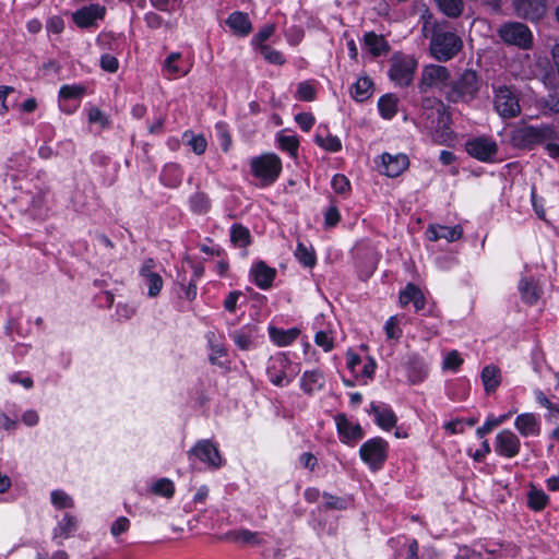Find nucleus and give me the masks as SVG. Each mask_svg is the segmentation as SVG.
Wrapping results in <instances>:
<instances>
[{"label":"nucleus","mask_w":559,"mask_h":559,"mask_svg":"<svg viewBox=\"0 0 559 559\" xmlns=\"http://www.w3.org/2000/svg\"><path fill=\"white\" fill-rule=\"evenodd\" d=\"M385 334L390 340H399L402 335V330L399 326L396 317H391L384 325Z\"/></svg>","instance_id":"obj_57"},{"label":"nucleus","mask_w":559,"mask_h":559,"mask_svg":"<svg viewBox=\"0 0 559 559\" xmlns=\"http://www.w3.org/2000/svg\"><path fill=\"white\" fill-rule=\"evenodd\" d=\"M230 240L235 246L245 248L250 243L249 229L240 224H235L230 229Z\"/></svg>","instance_id":"obj_41"},{"label":"nucleus","mask_w":559,"mask_h":559,"mask_svg":"<svg viewBox=\"0 0 559 559\" xmlns=\"http://www.w3.org/2000/svg\"><path fill=\"white\" fill-rule=\"evenodd\" d=\"M323 385V374L319 370L304 372L300 379V388L307 394H312Z\"/></svg>","instance_id":"obj_30"},{"label":"nucleus","mask_w":559,"mask_h":559,"mask_svg":"<svg viewBox=\"0 0 559 559\" xmlns=\"http://www.w3.org/2000/svg\"><path fill=\"white\" fill-rule=\"evenodd\" d=\"M479 90L478 76L473 70H465L444 92L451 103L469 102Z\"/></svg>","instance_id":"obj_3"},{"label":"nucleus","mask_w":559,"mask_h":559,"mask_svg":"<svg viewBox=\"0 0 559 559\" xmlns=\"http://www.w3.org/2000/svg\"><path fill=\"white\" fill-rule=\"evenodd\" d=\"M145 284L148 287V297H156L163 288V278L158 273L148 274V277L144 278Z\"/></svg>","instance_id":"obj_48"},{"label":"nucleus","mask_w":559,"mask_h":559,"mask_svg":"<svg viewBox=\"0 0 559 559\" xmlns=\"http://www.w3.org/2000/svg\"><path fill=\"white\" fill-rule=\"evenodd\" d=\"M188 144L191 146L192 151L197 155L203 154L207 147L206 139L201 134L191 135V139L188 141Z\"/></svg>","instance_id":"obj_59"},{"label":"nucleus","mask_w":559,"mask_h":559,"mask_svg":"<svg viewBox=\"0 0 559 559\" xmlns=\"http://www.w3.org/2000/svg\"><path fill=\"white\" fill-rule=\"evenodd\" d=\"M397 98L391 94L383 95L378 102L380 115L384 119H391L396 114Z\"/></svg>","instance_id":"obj_40"},{"label":"nucleus","mask_w":559,"mask_h":559,"mask_svg":"<svg viewBox=\"0 0 559 559\" xmlns=\"http://www.w3.org/2000/svg\"><path fill=\"white\" fill-rule=\"evenodd\" d=\"M85 86L83 85H62L59 90V98L67 99H81L85 94Z\"/></svg>","instance_id":"obj_44"},{"label":"nucleus","mask_w":559,"mask_h":559,"mask_svg":"<svg viewBox=\"0 0 559 559\" xmlns=\"http://www.w3.org/2000/svg\"><path fill=\"white\" fill-rule=\"evenodd\" d=\"M480 379L484 390L487 394H492L501 384L502 374L499 367L495 365L485 366L480 372Z\"/></svg>","instance_id":"obj_23"},{"label":"nucleus","mask_w":559,"mask_h":559,"mask_svg":"<svg viewBox=\"0 0 559 559\" xmlns=\"http://www.w3.org/2000/svg\"><path fill=\"white\" fill-rule=\"evenodd\" d=\"M364 41L373 57H379L383 53H386L390 49V46L384 37L377 35L373 32L366 33L364 36Z\"/></svg>","instance_id":"obj_27"},{"label":"nucleus","mask_w":559,"mask_h":559,"mask_svg":"<svg viewBox=\"0 0 559 559\" xmlns=\"http://www.w3.org/2000/svg\"><path fill=\"white\" fill-rule=\"evenodd\" d=\"M314 343L322 347L324 352H330L334 347L332 336L325 331H319L316 333Z\"/></svg>","instance_id":"obj_55"},{"label":"nucleus","mask_w":559,"mask_h":559,"mask_svg":"<svg viewBox=\"0 0 559 559\" xmlns=\"http://www.w3.org/2000/svg\"><path fill=\"white\" fill-rule=\"evenodd\" d=\"M372 82L369 78H359L353 84L350 94L357 102H364L372 95Z\"/></svg>","instance_id":"obj_32"},{"label":"nucleus","mask_w":559,"mask_h":559,"mask_svg":"<svg viewBox=\"0 0 559 559\" xmlns=\"http://www.w3.org/2000/svg\"><path fill=\"white\" fill-rule=\"evenodd\" d=\"M335 424L337 432L342 442H349L360 440L364 437V431L358 424H352L345 414H337L335 416Z\"/></svg>","instance_id":"obj_17"},{"label":"nucleus","mask_w":559,"mask_h":559,"mask_svg":"<svg viewBox=\"0 0 559 559\" xmlns=\"http://www.w3.org/2000/svg\"><path fill=\"white\" fill-rule=\"evenodd\" d=\"M181 59V53L171 52L164 61V71L167 73L168 78L175 76H183L187 75L190 71L189 68H183L179 61Z\"/></svg>","instance_id":"obj_31"},{"label":"nucleus","mask_w":559,"mask_h":559,"mask_svg":"<svg viewBox=\"0 0 559 559\" xmlns=\"http://www.w3.org/2000/svg\"><path fill=\"white\" fill-rule=\"evenodd\" d=\"M501 41L508 46H514L521 50H530L534 46V36L530 27L516 21L502 23L497 29Z\"/></svg>","instance_id":"obj_1"},{"label":"nucleus","mask_w":559,"mask_h":559,"mask_svg":"<svg viewBox=\"0 0 559 559\" xmlns=\"http://www.w3.org/2000/svg\"><path fill=\"white\" fill-rule=\"evenodd\" d=\"M106 14V8L98 3L83 7L72 14V20L76 26L87 28L94 26L98 20H103Z\"/></svg>","instance_id":"obj_15"},{"label":"nucleus","mask_w":559,"mask_h":559,"mask_svg":"<svg viewBox=\"0 0 559 559\" xmlns=\"http://www.w3.org/2000/svg\"><path fill=\"white\" fill-rule=\"evenodd\" d=\"M463 235V228L461 225L452 227L441 225H429L427 229V237L430 241H437L439 239H447L450 242L459 240Z\"/></svg>","instance_id":"obj_21"},{"label":"nucleus","mask_w":559,"mask_h":559,"mask_svg":"<svg viewBox=\"0 0 559 559\" xmlns=\"http://www.w3.org/2000/svg\"><path fill=\"white\" fill-rule=\"evenodd\" d=\"M512 7L519 17L537 22L547 12V0H512Z\"/></svg>","instance_id":"obj_12"},{"label":"nucleus","mask_w":559,"mask_h":559,"mask_svg":"<svg viewBox=\"0 0 559 559\" xmlns=\"http://www.w3.org/2000/svg\"><path fill=\"white\" fill-rule=\"evenodd\" d=\"M370 413L374 415L377 425L384 430H390L396 425V415L384 404L378 405L376 403H371Z\"/></svg>","instance_id":"obj_22"},{"label":"nucleus","mask_w":559,"mask_h":559,"mask_svg":"<svg viewBox=\"0 0 559 559\" xmlns=\"http://www.w3.org/2000/svg\"><path fill=\"white\" fill-rule=\"evenodd\" d=\"M381 159L384 168L383 174L391 178L400 176L409 166L408 156L403 153L395 155L383 153Z\"/></svg>","instance_id":"obj_16"},{"label":"nucleus","mask_w":559,"mask_h":559,"mask_svg":"<svg viewBox=\"0 0 559 559\" xmlns=\"http://www.w3.org/2000/svg\"><path fill=\"white\" fill-rule=\"evenodd\" d=\"M331 185L336 193H345L350 187L349 180L341 174L334 175Z\"/></svg>","instance_id":"obj_61"},{"label":"nucleus","mask_w":559,"mask_h":559,"mask_svg":"<svg viewBox=\"0 0 559 559\" xmlns=\"http://www.w3.org/2000/svg\"><path fill=\"white\" fill-rule=\"evenodd\" d=\"M271 340L278 346H287L292 344L299 335L300 331L296 328L282 330L275 326L269 328Z\"/></svg>","instance_id":"obj_29"},{"label":"nucleus","mask_w":559,"mask_h":559,"mask_svg":"<svg viewBox=\"0 0 559 559\" xmlns=\"http://www.w3.org/2000/svg\"><path fill=\"white\" fill-rule=\"evenodd\" d=\"M295 120L301 130L308 132L314 124V117L309 112L296 115Z\"/></svg>","instance_id":"obj_63"},{"label":"nucleus","mask_w":559,"mask_h":559,"mask_svg":"<svg viewBox=\"0 0 559 559\" xmlns=\"http://www.w3.org/2000/svg\"><path fill=\"white\" fill-rule=\"evenodd\" d=\"M540 106L545 110L559 115V94L549 93L548 95L544 96L540 99Z\"/></svg>","instance_id":"obj_51"},{"label":"nucleus","mask_w":559,"mask_h":559,"mask_svg":"<svg viewBox=\"0 0 559 559\" xmlns=\"http://www.w3.org/2000/svg\"><path fill=\"white\" fill-rule=\"evenodd\" d=\"M324 507L331 510H343L346 508V502L343 498L330 495L328 492L323 493Z\"/></svg>","instance_id":"obj_56"},{"label":"nucleus","mask_w":559,"mask_h":559,"mask_svg":"<svg viewBox=\"0 0 559 559\" xmlns=\"http://www.w3.org/2000/svg\"><path fill=\"white\" fill-rule=\"evenodd\" d=\"M100 68L109 73H115L119 68L118 59L112 55L105 53L100 58Z\"/></svg>","instance_id":"obj_60"},{"label":"nucleus","mask_w":559,"mask_h":559,"mask_svg":"<svg viewBox=\"0 0 559 559\" xmlns=\"http://www.w3.org/2000/svg\"><path fill=\"white\" fill-rule=\"evenodd\" d=\"M260 53L263 56L265 60L273 64H283L285 62V58L283 53L269 45H261Z\"/></svg>","instance_id":"obj_46"},{"label":"nucleus","mask_w":559,"mask_h":559,"mask_svg":"<svg viewBox=\"0 0 559 559\" xmlns=\"http://www.w3.org/2000/svg\"><path fill=\"white\" fill-rule=\"evenodd\" d=\"M130 527V521L126 516L118 518L111 525L110 532L117 537L120 534L127 532Z\"/></svg>","instance_id":"obj_64"},{"label":"nucleus","mask_w":559,"mask_h":559,"mask_svg":"<svg viewBox=\"0 0 559 559\" xmlns=\"http://www.w3.org/2000/svg\"><path fill=\"white\" fill-rule=\"evenodd\" d=\"M296 97L300 100L311 102L316 98V90L308 82H301L298 84Z\"/></svg>","instance_id":"obj_53"},{"label":"nucleus","mask_w":559,"mask_h":559,"mask_svg":"<svg viewBox=\"0 0 559 559\" xmlns=\"http://www.w3.org/2000/svg\"><path fill=\"white\" fill-rule=\"evenodd\" d=\"M250 169L251 174L260 180V185L267 187L277 180L282 171V160L274 153L262 154L250 160Z\"/></svg>","instance_id":"obj_2"},{"label":"nucleus","mask_w":559,"mask_h":559,"mask_svg":"<svg viewBox=\"0 0 559 559\" xmlns=\"http://www.w3.org/2000/svg\"><path fill=\"white\" fill-rule=\"evenodd\" d=\"M183 177V171L178 164L170 163L165 165L160 174V181L164 186L169 188H177Z\"/></svg>","instance_id":"obj_26"},{"label":"nucleus","mask_w":559,"mask_h":559,"mask_svg":"<svg viewBox=\"0 0 559 559\" xmlns=\"http://www.w3.org/2000/svg\"><path fill=\"white\" fill-rule=\"evenodd\" d=\"M51 503L58 509H70L74 504L72 498L62 490L51 492Z\"/></svg>","instance_id":"obj_47"},{"label":"nucleus","mask_w":559,"mask_h":559,"mask_svg":"<svg viewBox=\"0 0 559 559\" xmlns=\"http://www.w3.org/2000/svg\"><path fill=\"white\" fill-rule=\"evenodd\" d=\"M451 122V114L445 108L423 122V126L431 133L432 140L436 143L445 144L453 139Z\"/></svg>","instance_id":"obj_8"},{"label":"nucleus","mask_w":559,"mask_h":559,"mask_svg":"<svg viewBox=\"0 0 559 559\" xmlns=\"http://www.w3.org/2000/svg\"><path fill=\"white\" fill-rule=\"evenodd\" d=\"M212 337H214L213 333L209 335V344L212 352L209 359L212 365L221 366L222 364L218 361V358L226 356V349L222 344L213 343Z\"/></svg>","instance_id":"obj_52"},{"label":"nucleus","mask_w":559,"mask_h":559,"mask_svg":"<svg viewBox=\"0 0 559 559\" xmlns=\"http://www.w3.org/2000/svg\"><path fill=\"white\" fill-rule=\"evenodd\" d=\"M465 150L480 162H492L498 153V145L490 136H477L465 143Z\"/></svg>","instance_id":"obj_10"},{"label":"nucleus","mask_w":559,"mask_h":559,"mask_svg":"<svg viewBox=\"0 0 559 559\" xmlns=\"http://www.w3.org/2000/svg\"><path fill=\"white\" fill-rule=\"evenodd\" d=\"M280 147L284 151L295 154L298 148V140L294 135L280 134L278 138Z\"/></svg>","instance_id":"obj_54"},{"label":"nucleus","mask_w":559,"mask_h":559,"mask_svg":"<svg viewBox=\"0 0 559 559\" xmlns=\"http://www.w3.org/2000/svg\"><path fill=\"white\" fill-rule=\"evenodd\" d=\"M88 121L91 123H99L103 128L109 126L108 117L97 107L91 108L88 112Z\"/></svg>","instance_id":"obj_58"},{"label":"nucleus","mask_w":559,"mask_h":559,"mask_svg":"<svg viewBox=\"0 0 559 559\" xmlns=\"http://www.w3.org/2000/svg\"><path fill=\"white\" fill-rule=\"evenodd\" d=\"M519 292L522 300L527 305H534L539 298V294L533 280L522 278L519 283Z\"/></svg>","instance_id":"obj_34"},{"label":"nucleus","mask_w":559,"mask_h":559,"mask_svg":"<svg viewBox=\"0 0 559 559\" xmlns=\"http://www.w3.org/2000/svg\"><path fill=\"white\" fill-rule=\"evenodd\" d=\"M150 2L155 9L171 13L181 7L182 0H150Z\"/></svg>","instance_id":"obj_50"},{"label":"nucleus","mask_w":559,"mask_h":559,"mask_svg":"<svg viewBox=\"0 0 559 559\" xmlns=\"http://www.w3.org/2000/svg\"><path fill=\"white\" fill-rule=\"evenodd\" d=\"M417 60L407 55L395 53L391 58L389 75L400 86H408L413 82Z\"/></svg>","instance_id":"obj_6"},{"label":"nucleus","mask_w":559,"mask_h":559,"mask_svg":"<svg viewBox=\"0 0 559 559\" xmlns=\"http://www.w3.org/2000/svg\"><path fill=\"white\" fill-rule=\"evenodd\" d=\"M421 290L412 283H408L406 287L400 293V304L402 307L407 306L408 304L413 302L415 298L417 297V294H419Z\"/></svg>","instance_id":"obj_49"},{"label":"nucleus","mask_w":559,"mask_h":559,"mask_svg":"<svg viewBox=\"0 0 559 559\" xmlns=\"http://www.w3.org/2000/svg\"><path fill=\"white\" fill-rule=\"evenodd\" d=\"M255 336V325H245L231 334L233 341L241 350H248L251 347Z\"/></svg>","instance_id":"obj_28"},{"label":"nucleus","mask_w":559,"mask_h":559,"mask_svg":"<svg viewBox=\"0 0 559 559\" xmlns=\"http://www.w3.org/2000/svg\"><path fill=\"white\" fill-rule=\"evenodd\" d=\"M521 449L520 438L511 430L503 429L496 436L495 451L503 457H514Z\"/></svg>","instance_id":"obj_14"},{"label":"nucleus","mask_w":559,"mask_h":559,"mask_svg":"<svg viewBox=\"0 0 559 559\" xmlns=\"http://www.w3.org/2000/svg\"><path fill=\"white\" fill-rule=\"evenodd\" d=\"M296 259L306 267H313L317 262L316 253L312 247H307L304 242H298L295 250Z\"/></svg>","instance_id":"obj_39"},{"label":"nucleus","mask_w":559,"mask_h":559,"mask_svg":"<svg viewBox=\"0 0 559 559\" xmlns=\"http://www.w3.org/2000/svg\"><path fill=\"white\" fill-rule=\"evenodd\" d=\"M226 538L231 542L241 544L259 545L262 543V538L259 533L251 532L249 530H237L226 534Z\"/></svg>","instance_id":"obj_35"},{"label":"nucleus","mask_w":559,"mask_h":559,"mask_svg":"<svg viewBox=\"0 0 559 559\" xmlns=\"http://www.w3.org/2000/svg\"><path fill=\"white\" fill-rule=\"evenodd\" d=\"M462 364L463 359L460 357L459 353L456 350H452L445 356L443 360V368L456 370Z\"/></svg>","instance_id":"obj_62"},{"label":"nucleus","mask_w":559,"mask_h":559,"mask_svg":"<svg viewBox=\"0 0 559 559\" xmlns=\"http://www.w3.org/2000/svg\"><path fill=\"white\" fill-rule=\"evenodd\" d=\"M406 371L409 381L414 384L421 382L427 374L425 361L418 355H412L408 357Z\"/></svg>","instance_id":"obj_24"},{"label":"nucleus","mask_w":559,"mask_h":559,"mask_svg":"<svg viewBox=\"0 0 559 559\" xmlns=\"http://www.w3.org/2000/svg\"><path fill=\"white\" fill-rule=\"evenodd\" d=\"M450 79V72L447 67L438 64L426 66L421 73L418 84L420 92L425 93L431 87H440L445 85Z\"/></svg>","instance_id":"obj_13"},{"label":"nucleus","mask_w":559,"mask_h":559,"mask_svg":"<svg viewBox=\"0 0 559 559\" xmlns=\"http://www.w3.org/2000/svg\"><path fill=\"white\" fill-rule=\"evenodd\" d=\"M251 276L254 284L261 289H269L276 276V270L259 261L251 269Z\"/></svg>","instance_id":"obj_20"},{"label":"nucleus","mask_w":559,"mask_h":559,"mask_svg":"<svg viewBox=\"0 0 559 559\" xmlns=\"http://www.w3.org/2000/svg\"><path fill=\"white\" fill-rule=\"evenodd\" d=\"M389 443L376 437L364 442L359 449L360 459L372 469H380L388 459Z\"/></svg>","instance_id":"obj_7"},{"label":"nucleus","mask_w":559,"mask_h":559,"mask_svg":"<svg viewBox=\"0 0 559 559\" xmlns=\"http://www.w3.org/2000/svg\"><path fill=\"white\" fill-rule=\"evenodd\" d=\"M152 491L157 496L171 498L175 492L174 483L168 478H160L153 485Z\"/></svg>","instance_id":"obj_45"},{"label":"nucleus","mask_w":559,"mask_h":559,"mask_svg":"<svg viewBox=\"0 0 559 559\" xmlns=\"http://www.w3.org/2000/svg\"><path fill=\"white\" fill-rule=\"evenodd\" d=\"M287 364V360L284 358H277L272 361V364L267 367V376L269 380L277 386L286 385L290 382L287 378L284 368Z\"/></svg>","instance_id":"obj_25"},{"label":"nucleus","mask_w":559,"mask_h":559,"mask_svg":"<svg viewBox=\"0 0 559 559\" xmlns=\"http://www.w3.org/2000/svg\"><path fill=\"white\" fill-rule=\"evenodd\" d=\"M190 205L193 212L204 214L210 210L211 201L205 193L197 192L191 197Z\"/></svg>","instance_id":"obj_43"},{"label":"nucleus","mask_w":559,"mask_h":559,"mask_svg":"<svg viewBox=\"0 0 559 559\" xmlns=\"http://www.w3.org/2000/svg\"><path fill=\"white\" fill-rule=\"evenodd\" d=\"M558 133L550 126H521L513 134V140L519 146L532 147L533 145L545 143L546 141L556 140Z\"/></svg>","instance_id":"obj_5"},{"label":"nucleus","mask_w":559,"mask_h":559,"mask_svg":"<svg viewBox=\"0 0 559 559\" xmlns=\"http://www.w3.org/2000/svg\"><path fill=\"white\" fill-rule=\"evenodd\" d=\"M548 503V497L543 490L532 488L527 495V504L534 511H542Z\"/></svg>","instance_id":"obj_42"},{"label":"nucleus","mask_w":559,"mask_h":559,"mask_svg":"<svg viewBox=\"0 0 559 559\" xmlns=\"http://www.w3.org/2000/svg\"><path fill=\"white\" fill-rule=\"evenodd\" d=\"M462 48L461 38L452 32L435 31L430 40V52L439 61L452 59Z\"/></svg>","instance_id":"obj_4"},{"label":"nucleus","mask_w":559,"mask_h":559,"mask_svg":"<svg viewBox=\"0 0 559 559\" xmlns=\"http://www.w3.org/2000/svg\"><path fill=\"white\" fill-rule=\"evenodd\" d=\"M439 10L451 19L459 17L464 10L463 0H437Z\"/></svg>","instance_id":"obj_37"},{"label":"nucleus","mask_w":559,"mask_h":559,"mask_svg":"<svg viewBox=\"0 0 559 559\" xmlns=\"http://www.w3.org/2000/svg\"><path fill=\"white\" fill-rule=\"evenodd\" d=\"M189 459L195 456L201 462L207 464L209 467L217 469L223 465L217 447L210 440H200L188 452Z\"/></svg>","instance_id":"obj_11"},{"label":"nucleus","mask_w":559,"mask_h":559,"mask_svg":"<svg viewBox=\"0 0 559 559\" xmlns=\"http://www.w3.org/2000/svg\"><path fill=\"white\" fill-rule=\"evenodd\" d=\"M445 105L436 97H425L421 100V114H420V121L421 123L431 118L432 116L437 115V112H440L441 110L445 109Z\"/></svg>","instance_id":"obj_33"},{"label":"nucleus","mask_w":559,"mask_h":559,"mask_svg":"<svg viewBox=\"0 0 559 559\" xmlns=\"http://www.w3.org/2000/svg\"><path fill=\"white\" fill-rule=\"evenodd\" d=\"M314 141L319 146L329 152H338L342 148L341 140L337 136L330 134L326 130L322 132L319 129L314 136Z\"/></svg>","instance_id":"obj_36"},{"label":"nucleus","mask_w":559,"mask_h":559,"mask_svg":"<svg viewBox=\"0 0 559 559\" xmlns=\"http://www.w3.org/2000/svg\"><path fill=\"white\" fill-rule=\"evenodd\" d=\"M495 108L503 118H513L521 112L518 96L511 87L500 85L495 87Z\"/></svg>","instance_id":"obj_9"},{"label":"nucleus","mask_w":559,"mask_h":559,"mask_svg":"<svg viewBox=\"0 0 559 559\" xmlns=\"http://www.w3.org/2000/svg\"><path fill=\"white\" fill-rule=\"evenodd\" d=\"M226 25L239 37H246L252 32V24L248 13L235 11L226 19Z\"/></svg>","instance_id":"obj_19"},{"label":"nucleus","mask_w":559,"mask_h":559,"mask_svg":"<svg viewBox=\"0 0 559 559\" xmlns=\"http://www.w3.org/2000/svg\"><path fill=\"white\" fill-rule=\"evenodd\" d=\"M76 522L73 516L70 514H64L63 519L59 522V524L53 530V539L68 538L72 532L75 531Z\"/></svg>","instance_id":"obj_38"},{"label":"nucleus","mask_w":559,"mask_h":559,"mask_svg":"<svg viewBox=\"0 0 559 559\" xmlns=\"http://www.w3.org/2000/svg\"><path fill=\"white\" fill-rule=\"evenodd\" d=\"M514 427L522 437H537L540 433V421L533 413L520 414L514 420Z\"/></svg>","instance_id":"obj_18"}]
</instances>
